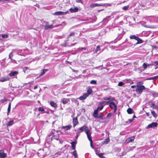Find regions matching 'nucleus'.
I'll list each match as a JSON object with an SVG mask.
<instances>
[{
    "label": "nucleus",
    "mask_w": 158,
    "mask_h": 158,
    "mask_svg": "<svg viewBox=\"0 0 158 158\" xmlns=\"http://www.w3.org/2000/svg\"><path fill=\"white\" fill-rule=\"evenodd\" d=\"M117 29L118 30V36L114 40L111 41L110 42V43L113 44L116 43L117 41L119 40L122 38L123 35L125 33L124 31L123 28L121 27H118Z\"/></svg>",
    "instance_id": "obj_1"
},
{
    "label": "nucleus",
    "mask_w": 158,
    "mask_h": 158,
    "mask_svg": "<svg viewBox=\"0 0 158 158\" xmlns=\"http://www.w3.org/2000/svg\"><path fill=\"white\" fill-rule=\"evenodd\" d=\"M142 84H143L142 82L139 81L137 83L135 92L138 94H141L144 90L146 89L147 91L149 90V89L145 88L144 85H141Z\"/></svg>",
    "instance_id": "obj_2"
},
{
    "label": "nucleus",
    "mask_w": 158,
    "mask_h": 158,
    "mask_svg": "<svg viewBox=\"0 0 158 158\" xmlns=\"http://www.w3.org/2000/svg\"><path fill=\"white\" fill-rule=\"evenodd\" d=\"M79 129L81 131L80 132H78L79 133H80L81 132L84 131L87 135V137L91 136V133L89 130L87 126L84 125L79 128Z\"/></svg>",
    "instance_id": "obj_3"
},
{
    "label": "nucleus",
    "mask_w": 158,
    "mask_h": 158,
    "mask_svg": "<svg viewBox=\"0 0 158 158\" xmlns=\"http://www.w3.org/2000/svg\"><path fill=\"white\" fill-rule=\"evenodd\" d=\"M130 38L131 39H134L137 40V42L136 43V44H141L143 42V41L142 39L135 35H131L130 36Z\"/></svg>",
    "instance_id": "obj_4"
},
{
    "label": "nucleus",
    "mask_w": 158,
    "mask_h": 158,
    "mask_svg": "<svg viewBox=\"0 0 158 158\" xmlns=\"http://www.w3.org/2000/svg\"><path fill=\"white\" fill-rule=\"evenodd\" d=\"M114 101H112L109 104V107L112 109H114V112L115 113L117 110V105L114 102Z\"/></svg>",
    "instance_id": "obj_5"
},
{
    "label": "nucleus",
    "mask_w": 158,
    "mask_h": 158,
    "mask_svg": "<svg viewBox=\"0 0 158 158\" xmlns=\"http://www.w3.org/2000/svg\"><path fill=\"white\" fill-rule=\"evenodd\" d=\"M50 105L52 107H54V110H50L51 112L53 113L54 110H56L57 107V105L56 103H55L53 101H50Z\"/></svg>",
    "instance_id": "obj_6"
},
{
    "label": "nucleus",
    "mask_w": 158,
    "mask_h": 158,
    "mask_svg": "<svg viewBox=\"0 0 158 158\" xmlns=\"http://www.w3.org/2000/svg\"><path fill=\"white\" fill-rule=\"evenodd\" d=\"M157 126V123L156 122H152V123L148 125L147 127H146L147 129H148L150 128H153L156 127Z\"/></svg>",
    "instance_id": "obj_7"
},
{
    "label": "nucleus",
    "mask_w": 158,
    "mask_h": 158,
    "mask_svg": "<svg viewBox=\"0 0 158 158\" xmlns=\"http://www.w3.org/2000/svg\"><path fill=\"white\" fill-rule=\"evenodd\" d=\"M103 99L106 101H114L115 102H117V101L115 99V98L111 96L104 97L103 98Z\"/></svg>",
    "instance_id": "obj_8"
},
{
    "label": "nucleus",
    "mask_w": 158,
    "mask_h": 158,
    "mask_svg": "<svg viewBox=\"0 0 158 158\" xmlns=\"http://www.w3.org/2000/svg\"><path fill=\"white\" fill-rule=\"evenodd\" d=\"M68 13V11L64 12L61 11H57L53 14V15H65Z\"/></svg>",
    "instance_id": "obj_9"
},
{
    "label": "nucleus",
    "mask_w": 158,
    "mask_h": 158,
    "mask_svg": "<svg viewBox=\"0 0 158 158\" xmlns=\"http://www.w3.org/2000/svg\"><path fill=\"white\" fill-rule=\"evenodd\" d=\"M135 136H133L127 138L125 141L126 142L130 143L132 142L135 139Z\"/></svg>",
    "instance_id": "obj_10"
},
{
    "label": "nucleus",
    "mask_w": 158,
    "mask_h": 158,
    "mask_svg": "<svg viewBox=\"0 0 158 158\" xmlns=\"http://www.w3.org/2000/svg\"><path fill=\"white\" fill-rule=\"evenodd\" d=\"M103 5H104L101 3L98 4L97 3H94L90 5V7L91 8H93L95 7L102 6H103Z\"/></svg>",
    "instance_id": "obj_11"
},
{
    "label": "nucleus",
    "mask_w": 158,
    "mask_h": 158,
    "mask_svg": "<svg viewBox=\"0 0 158 158\" xmlns=\"http://www.w3.org/2000/svg\"><path fill=\"white\" fill-rule=\"evenodd\" d=\"M7 156V154L4 152L3 150H0V158H6Z\"/></svg>",
    "instance_id": "obj_12"
},
{
    "label": "nucleus",
    "mask_w": 158,
    "mask_h": 158,
    "mask_svg": "<svg viewBox=\"0 0 158 158\" xmlns=\"http://www.w3.org/2000/svg\"><path fill=\"white\" fill-rule=\"evenodd\" d=\"M73 127H74L78 123V121H77V117H74L73 118Z\"/></svg>",
    "instance_id": "obj_13"
},
{
    "label": "nucleus",
    "mask_w": 158,
    "mask_h": 158,
    "mask_svg": "<svg viewBox=\"0 0 158 158\" xmlns=\"http://www.w3.org/2000/svg\"><path fill=\"white\" fill-rule=\"evenodd\" d=\"M78 8L77 7H75L74 8H70L69 9V11L71 13L76 12L78 11Z\"/></svg>",
    "instance_id": "obj_14"
},
{
    "label": "nucleus",
    "mask_w": 158,
    "mask_h": 158,
    "mask_svg": "<svg viewBox=\"0 0 158 158\" xmlns=\"http://www.w3.org/2000/svg\"><path fill=\"white\" fill-rule=\"evenodd\" d=\"M105 106L101 102H100L97 109L99 110H101Z\"/></svg>",
    "instance_id": "obj_15"
},
{
    "label": "nucleus",
    "mask_w": 158,
    "mask_h": 158,
    "mask_svg": "<svg viewBox=\"0 0 158 158\" xmlns=\"http://www.w3.org/2000/svg\"><path fill=\"white\" fill-rule=\"evenodd\" d=\"M76 141H73L71 142L70 143L72 145L71 148L72 150H75L76 147V145L77 144Z\"/></svg>",
    "instance_id": "obj_16"
},
{
    "label": "nucleus",
    "mask_w": 158,
    "mask_h": 158,
    "mask_svg": "<svg viewBox=\"0 0 158 158\" xmlns=\"http://www.w3.org/2000/svg\"><path fill=\"white\" fill-rule=\"evenodd\" d=\"M10 79L8 77H2L0 79V82H3L6 81H8Z\"/></svg>",
    "instance_id": "obj_17"
},
{
    "label": "nucleus",
    "mask_w": 158,
    "mask_h": 158,
    "mask_svg": "<svg viewBox=\"0 0 158 158\" xmlns=\"http://www.w3.org/2000/svg\"><path fill=\"white\" fill-rule=\"evenodd\" d=\"M56 134L53 136L52 137H51V140H52L53 139H56L57 140H58L59 138V136L58 135L57 132H56Z\"/></svg>",
    "instance_id": "obj_18"
},
{
    "label": "nucleus",
    "mask_w": 158,
    "mask_h": 158,
    "mask_svg": "<svg viewBox=\"0 0 158 158\" xmlns=\"http://www.w3.org/2000/svg\"><path fill=\"white\" fill-rule=\"evenodd\" d=\"M75 32L73 31L71 32L69 35L67 36V38L68 40H69L71 37H74L75 35Z\"/></svg>",
    "instance_id": "obj_19"
},
{
    "label": "nucleus",
    "mask_w": 158,
    "mask_h": 158,
    "mask_svg": "<svg viewBox=\"0 0 158 158\" xmlns=\"http://www.w3.org/2000/svg\"><path fill=\"white\" fill-rule=\"evenodd\" d=\"M48 71V69H44L41 70L40 74L39 75V77L43 75L47 71Z\"/></svg>",
    "instance_id": "obj_20"
},
{
    "label": "nucleus",
    "mask_w": 158,
    "mask_h": 158,
    "mask_svg": "<svg viewBox=\"0 0 158 158\" xmlns=\"http://www.w3.org/2000/svg\"><path fill=\"white\" fill-rule=\"evenodd\" d=\"M98 110L97 109L95 110L94 111L93 114V116L95 118H97V117H98L97 116L98 115Z\"/></svg>",
    "instance_id": "obj_21"
},
{
    "label": "nucleus",
    "mask_w": 158,
    "mask_h": 158,
    "mask_svg": "<svg viewBox=\"0 0 158 158\" xmlns=\"http://www.w3.org/2000/svg\"><path fill=\"white\" fill-rule=\"evenodd\" d=\"M87 97V95L86 94H84L82 96H81L79 98V99L80 100H82L85 99Z\"/></svg>",
    "instance_id": "obj_22"
},
{
    "label": "nucleus",
    "mask_w": 158,
    "mask_h": 158,
    "mask_svg": "<svg viewBox=\"0 0 158 158\" xmlns=\"http://www.w3.org/2000/svg\"><path fill=\"white\" fill-rule=\"evenodd\" d=\"M87 138H88V139H89V141L90 142V144L91 147L92 148L94 149V147L92 144L93 141H92V139L91 136H89V137H88Z\"/></svg>",
    "instance_id": "obj_23"
},
{
    "label": "nucleus",
    "mask_w": 158,
    "mask_h": 158,
    "mask_svg": "<svg viewBox=\"0 0 158 158\" xmlns=\"http://www.w3.org/2000/svg\"><path fill=\"white\" fill-rule=\"evenodd\" d=\"M18 74V72L15 71L13 72H11L9 74V75L10 77H13L15 76V75H16Z\"/></svg>",
    "instance_id": "obj_24"
},
{
    "label": "nucleus",
    "mask_w": 158,
    "mask_h": 158,
    "mask_svg": "<svg viewBox=\"0 0 158 158\" xmlns=\"http://www.w3.org/2000/svg\"><path fill=\"white\" fill-rule=\"evenodd\" d=\"M71 127L72 126L71 125H69L65 126H63L62 127L65 131H67L70 129Z\"/></svg>",
    "instance_id": "obj_25"
},
{
    "label": "nucleus",
    "mask_w": 158,
    "mask_h": 158,
    "mask_svg": "<svg viewBox=\"0 0 158 158\" xmlns=\"http://www.w3.org/2000/svg\"><path fill=\"white\" fill-rule=\"evenodd\" d=\"M151 107L154 109H156L157 110L158 109V106L156 105L154 102H153L152 103L151 105Z\"/></svg>",
    "instance_id": "obj_26"
},
{
    "label": "nucleus",
    "mask_w": 158,
    "mask_h": 158,
    "mask_svg": "<svg viewBox=\"0 0 158 158\" xmlns=\"http://www.w3.org/2000/svg\"><path fill=\"white\" fill-rule=\"evenodd\" d=\"M87 93H85V94H86L87 95V96H88L91 94L93 92V91L92 89L90 88H89L87 90Z\"/></svg>",
    "instance_id": "obj_27"
},
{
    "label": "nucleus",
    "mask_w": 158,
    "mask_h": 158,
    "mask_svg": "<svg viewBox=\"0 0 158 158\" xmlns=\"http://www.w3.org/2000/svg\"><path fill=\"white\" fill-rule=\"evenodd\" d=\"M112 101H102L101 102L104 106H105L106 105H107L108 104L109 105Z\"/></svg>",
    "instance_id": "obj_28"
},
{
    "label": "nucleus",
    "mask_w": 158,
    "mask_h": 158,
    "mask_svg": "<svg viewBox=\"0 0 158 158\" xmlns=\"http://www.w3.org/2000/svg\"><path fill=\"white\" fill-rule=\"evenodd\" d=\"M150 65H152V64H149L145 63H144L143 65L144 69H146Z\"/></svg>",
    "instance_id": "obj_29"
},
{
    "label": "nucleus",
    "mask_w": 158,
    "mask_h": 158,
    "mask_svg": "<svg viewBox=\"0 0 158 158\" xmlns=\"http://www.w3.org/2000/svg\"><path fill=\"white\" fill-rule=\"evenodd\" d=\"M24 50H23L22 49L19 50H18L17 53L19 55L22 56V55H23V54H24L23 52H24Z\"/></svg>",
    "instance_id": "obj_30"
},
{
    "label": "nucleus",
    "mask_w": 158,
    "mask_h": 158,
    "mask_svg": "<svg viewBox=\"0 0 158 158\" xmlns=\"http://www.w3.org/2000/svg\"><path fill=\"white\" fill-rule=\"evenodd\" d=\"M133 109L131 108H129L127 109V112L128 114H131L133 113Z\"/></svg>",
    "instance_id": "obj_31"
},
{
    "label": "nucleus",
    "mask_w": 158,
    "mask_h": 158,
    "mask_svg": "<svg viewBox=\"0 0 158 158\" xmlns=\"http://www.w3.org/2000/svg\"><path fill=\"white\" fill-rule=\"evenodd\" d=\"M72 154L75 158H77V157L78 156L77 151L76 150H75L73 152Z\"/></svg>",
    "instance_id": "obj_32"
},
{
    "label": "nucleus",
    "mask_w": 158,
    "mask_h": 158,
    "mask_svg": "<svg viewBox=\"0 0 158 158\" xmlns=\"http://www.w3.org/2000/svg\"><path fill=\"white\" fill-rule=\"evenodd\" d=\"M13 120H11L6 125L7 127L10 126L12 125H13Z\"/></svg>",
    "instance_id": "obj_33"
},
{
    "label": "nucleus",
    "mask_w": 158,
    "mask_h": 158,
    "mask_svg": "<svg viewBox=\"0 0 158 158\" xmlns=\"http://www.w3.org/2000/svg\"><path fill=\"white\" fill-rule=\"evenodd\" d=\"M61 101L64 104H66L68 102V100L66 98L63 99Z\"/></svg>",
    "instance_id": "obj_34"
},
{
    "label": "nucleus",
    "mask_w": 158,
    "mask_h": 158,
    "mask_svg": "<svg viewBox=\"0 0 158 158\" xmlns=\"http://www.w3.org/2000/svg\"><path fill=\"white\" fill-rule=\"evenodd\" d=\"M151 114L155 118H156L157 116V114H156L155 112L154 111H151Z\"/></svg>",
    "instance_id": "obj_35"
},
{
    "label": "nucleus",
    "mask_w": 158,
    "mask_h": 158,
    "mask_svg": "<svg viewBox=\"0 0 158 158\" xmlns=\"http://www.w3.org/2000/svg\"><path fill=\"white\" fill-rule=\"evenodd\" d=\"M11 108V103H9V105H8V107L7 109V114H8L10 112V110Z\"/></svg>",
    "instance_id": "obj_36"
},
{
    "label": "nucleus",
    "mask_w": 158,
    "mask_h": 158,
    "mask_svg": "<svg viewBox=\"0 0 158 158\" xmlns=\"http://www.w3.org/2000/svg\"><path fill=\"white\" fill-rule=\"evenodd\" d=\"M8 35L6 34H2V37L3 39L6 38L8 37Z\"/></svg>",
    "instance_id": "obj_37"
},
{
    "label": "nucleus",
    "mask_w": 158,
    "mask_h": 158,
    "mask_svg": "<svg viewBox=\"0 0 158 158\" xmlns=\"http://www.w3.org/2000/svg\"><path fill=\"white\" fill-rule=\"evenodd\" d=\"M97 116L98 117H97V118H99L101 119H103L104 115L103 114H101L100 115H98Z\"/></svg>",
    "instance_id": "obj_38"
},
{
    "label": "nucleus",
    "mask_w": 158,
    "mask_h": 158,
    "mask_svg": "<svg viewBox=\"0 0 158 158\" xmlns=\"http://www.w3.org/2000/svg\"><path fill=\"white\" fill-rule=\"evenodd\" d=\"M109 141L110 139L109 138H106L105 139L104 143L106 144H107L109 142Z\"/></svg>",
    "instance_id": "obj_39"
},
{
    "label": "nucleus",
    "mask_w": 158,
    "mask_h": 158,
    "mask_svg": "<svg viewBox=\"0 0 158 158\" xmlns=\"http://www.w3.org/2000/svg\"><path fill=\"white\" fill-rule=\"evenodd\" d=\"M125 84V83L122 82V81H120L119 82L118 84V86H123L124 84Z\"/></svg>",
    "instance_id": "obj_40"
},
{
    "label": "nucleus",
    "mask_w": 158,
    "mask_h": 158,
    "mask_svg": "<svg viewBox=\"0 0 158 158\" xmlns=\"http://www.w3.org/2000/svg\"><path fill=\"white\" fill-rule=\"evenodd\" d=\"M152 65H154V66H157L158 67V61H155L153 64H152Z\"/></svg>",
    "instance_id": "obj_41"
},
{
    "label": "nucleus",
    "mask_w": 158,
    "mask_h": 158,
    "mask_svg": "<svg viewBox=\"0 0 158 158\" xmlns=\"http://www.w3.org/2000/svg\"><path fill=\"white\" fill-rule=\"evenodd\" d=\"M90 83L92 84L95 85L97 84V81L94 80H92L90 81Z\"/></svg>",
    "instance_id": "obj_42"
},
{
    "label": "nucleus",
    "mask_w": 158,
    "mask_h": 158,
    "mask_svg": "<svg viewBox=\"0 0 158 158\" xmlns=\"http://www.w3.org/2000/svg\"><path fill=\"white\" fill-rule=\"evenodd\" d=\"M129 7V6L128 5L122 7V9L123 10H126L128 9Z\"/></svg>",
    "instance_id": "obj_43"
},
{
    "label": "nucleus",
    "mask_w": 158,
    "mask_h": 158,
    "mask_svg": "<svg viewBox=\"0 0 158 158\" xmlns=\"http://www.w3.org/2000/svg\"><path fill=\"white\" fill-rule=\"evenodd\" d=\"M100 50V46H97L96 47V49L95 50V52L97 53L98 51H99Z\"/></svg>",
    "instance_id": "obj_44"
},
{
    "label": "nucleus",
    "mask_w": 158,
    "mask_h": 158,
    "mask_svg": "<svg viewBox=\"0 0 158 158\" xmlns=\"http://www.w3.org/2000/svg\"><path fill=\"white\" fill-rule=\"evenodd\" d=\"M152 95L154 97H157L158 96V93H154L152 94Z\"/></svg>",
    "instance_id": "obj_45"
},
{
    "label": "nucleus",
    "mask_w": 158,
    "mask_h": 158,
    "mask_svg": "<svg viewBox=\"0 0 158 158\" xmlns=\"http://www.w3.org/2000/svg\"><path fill=\"white\" fill-rule=\"evenodd\" d=\"M39 111H43L44 110V109L43 107H40L38 109Z\"/></svg>",
    "instance_id": "obj_46"
},
{
    "label": "nucleus",
    "mask_w": 158,
    "mask_h": 158,
    "mask_svg": "<svg viewBox=\"0 0 158 158\" xmlns=\"http://www.w3.org/2000/svg\"><path fill=\"white\" fill-rule=\"evenodd\" d=\"M155 76L153 77L150 78H148L146 79V80H154L155 79Z\"/></svg>",
    "instance_id": "obj_47"
},
{
    "label": "nucleus",
    "mask_w": 158,
    "mask_h": 158,
    "mask_svg": "<svg viewBox=\"0 0 158 158\" xmlns=\"http://www.w3.org/2000/svg\"><path fill=\"white\" fill-rule=\"evenodd\" d=\"M55 131H56L55 130H54V129L52 130L51 131L50 133V135L54 134H55ZM50 136H51V135H50Z\"/></svg>",
    "instance_id": "obj_48"
},
{
    "label": "nucleus",
    "mask_w": 158,
    "mask_h": 158,
    "mask_svg": "<svg viewBox=\"0 0 158 158\" xmlns=\"http://www.w3.org/2000/svg\"><path fill=\"white\" fill-rule=\"evenodd\" d=\"M109 19H107L106 18H104L103 21L105 22V23H107Z\"/></svg>",
    "instance_id": "obj_49"
},
{
    "label": "nucleus",
    "mask_w": 158,
    "mask_h": 158,
    "mask_svg": "<svg viewBox=\"0 0 158 158\" xmlns=\"http://www.w3.org/2000/svg\"><path fill=\"white\" fill-rule=\"evenodd\" d=\"M128 43V40L127 39L125 40V41L122 44H124L125 43Z\"/></svg>",
    "instance_id": "obj_50"
},
{
    "label": "nucleus",
    "mask_w": 158,
    "mask_h": 158,
    "mask_svg": "<svg viewBox=\"0 0 158 158\" xmlns=\"http://www.w3.org/2000/svg\"><path fill=\"white\" fill-rule=\"evenodd\" d=\"M76 2L77 3H81L83 4V2L81 0H76Z\"/></svg>",
    "instance_id": "obj_51"
},
{
    "label": "nucleus",
    "mask_w": 158,
    "mask_h": 158,
    "mask_svg": "<svg viewBox=\"0 0 158 158\" xmlns=\"http://www.w3.org/2000/svg\"><path fill=\"white\" fill-rule=\"evenodd\" d=\"M45 29H48L49 28V25H46L45 26Z\"/></svg>",
    "instance_id": "obj_52"
},
{
    "label": "nucleus",
    "mask_w": 158,
    "mask_h": 158,
    "mask_svg": "<svg viewBox=\"0 0 158 158\" xmlns=\"http://www.w3.org/2000/svg\"><path fill=\"white\" fill-rule=\"evenodd\" d=\"M111 116V113H109L108 114H107V118H109Z\"/></svg>",
    "instance_id": "obj_53"
},
{
    "label": "nucleus",
    "mask_w": 158,
    "mask_h": 158,
    "mask_svg": "<svg viewBox=\"0 0 158 158\" xmlns=\"http://www.w3.org/2000/svg\"><path fill=\"white\" fill-rule=\"evenodd\" d=\"M12 56H13V55H12V52L10 53L9 55V58L11 59V58L12 57Z\"/></svg>",
    "instance_id": "obj_54"
},
{
    "label": "nucleus",
    "mask_w": 158,
    "mask_h": 158,
    "mask_svg": "<svg viewBox=\"0 0 158 158\" xmlns=\"http://www.w3.org/2000/svg\"><path fill=\"white\" fill-rule=\"evenodd\" d=\"M134 120V119L133 118H132V119H129L128 120V121H129V122L131 123V122H132Z\"/></svg>",
    "instance_id": "obj_55"
},
{
    "label": "nucleus",
    "mask_w": 158,
    "mask_h": 158,
    "mask_svg": "<svg viewBox=\"0 0 158 158\" xmlns=\"http://www.w3.org/2000/svg\"><path fill=\"white\" fill-rule=\"evenodd\" d=\"M79 132H77V135H76V138H75V139H77L78 137L79 136V135L78 134V133H79Z\"/></svg>",
    "instance_id": "obj_56"
},
{
    "label": "nucleus",
    "mask_w": 158,
    "mask_h": 158,
    "mask_svg": "<svg viewBox=\"0 0 158 158\" xmlns=\"http://www.w3.org/2000/svg\"><path fill=\"white\" fill-rule=\"evenodd\" d=\"M142 25L144 27H149L147 25L144 24H142Z\"/></svg>",
    "instance_id": "obj_57"
},
{
    "label": "nucleus",
    "mask_w": 158,
    "mask_h": 158,
    "mask_svg": "<svg viewBox=\"0 0 158 158\" xmlns=\"http://www.w3.org/2000/svg\"><path fill=\"white\" fill-rule=\"evenodd\" d=\"M104 5L103 6H109L110 5V4H108V3H106V4H103Z\"/></svg>",
    "instance_id": "obj_58"
},
{
    "label": "nucleus",
    "mask_w": 158,
    "mask_h": 158,
    "mask_svg": "<svg viewBox=\"0 0 158 158\" xmlns=\"http://www.w3.org/2000/svg\"><path fill=\"white\" fill-rule=\"evenodd\" d=\"M55 25H50V29H52V28L53 27V26H55Z\"/></svg>",
    "instance_id": "obj_59"
},
{
    "label": "nucleus",
    "mask_w": 158,
    "mask_h": 158,
    "mask_svg": "<svg viewBox=\"0 0 158 158\" xmlns=\"http://www.w3.org/2000/svg\"><path fill=\"white\" fill-rule=\"evenodd\" d=\"M37 88V85H35L34 86V89H36Z\"/></svg>",
    "instance_id": "obj_60"
},
{
    "label": "nucleus",
    "mask_w": 158,
    "mask_h": 158,
    "mask_svg": "<svg viewBox=\"0 0 158 158\" xmlns=\"http://www.w3.org/2000/svg\"><path fill=\"white\" fill-rule=\"evenodd\" d=\"M136 87V86H135V85H132L131 86V87L132 88H135V87Z\"/></svg>",
    "instance_id": "obj_61"
},
{
    "label": "nucleus",
    "mask_w": 158,
    "mask_h": 158,
    "mask_svg": "<svg viewBox=\"0 0 158 158\" xmlns=\"http://www.w3.org/2000/svg\"><path fill=\"white\" fill-rule=\"evenodd\" d=\"M76 44H77V43H75L74 44H71V46H73L75 45Z\"/></svg>",
    "instance_id": "obj_62"
},
{
    "label": "nucleus",
    "mask_w": 158,
    "mask_h": 158,
    "mask_svg": "<svg viewBox=\"0 0 158 158\" xmlns=\"http://www.w3.org/2000/svg\"><path fill=\"white\" fill-rule=\"evenodd\" d=\"M81 49H84V50H86V48H81Z\"/></svg>",
    "instance_id": "obj_63"
},
{
    "label": "nucleus",
    "mask_w": 158,
    "mask_h": 158,
    "mask_svg": "<svg viewBox=\"0 0 158 158\" xmlns=\"http://www.w3.org/2000/svg\"><path fill=\"white\" fill-rule=\"evenodd\" d=\"M103 10V9H101V10H98V12H100V11H102V10Z\"/></svg>",
    "instance_id": "obj_64"
}]
</instances>
